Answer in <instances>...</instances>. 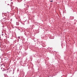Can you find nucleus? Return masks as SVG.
I'll list each match as a JSON object with an SVG mask.
<instances>
[{"label": "nucleus", "mask_w": 77, "mask_h": 77, "mask_svg": "<svg viewBox=\"0 0 77 77\" xmlns=\"http://www.w3.org/2000/svg\"><path fill=\"white\" fill-rule=\"evenodd\" d=\"M18 38L19 39H20V36H19L18 37Z\"/></svg>", "instance_id": "nucleus-1"}, {"label": "nucleus", "mask_w": 77, "mask_h": 77, "mask_svg": "<svg viewBox=\"0 0 77 77\" xmlns=\"http://www.w3.org/2000/svg\"><path fill=\"white\" fill-rule=\"evenodd\" d=\"M51 2H53V1H51Z\"/></svg>", "instance_id": "nucleus-2"}]
</instances>
